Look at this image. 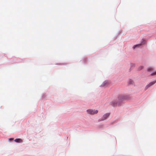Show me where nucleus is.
Segmentation results:
<instances>
[{
	"mask_svg": "<svg viewBox=\"0 0 156 156\" xmlns=\"http://www.w3.org/2000/svg\"><path fill=\"white\" fill-rule=\"evenodd\" d=\"M146 42V41L144 39H142L141 43L142 44H144Z\"/></svg>",
	"mask_w": 156,
	"mask_h": 156,
	"instance_id": "8",
	"label": "nucleus"
},
{
	"mask_svg": "<svg viewBox=\"0 0 156 156\" xmlns=\"http://www.w3.org/2000/svg\"><path fill=\"white\" fill-rule=\"evenodd\" d=\"M109 113H106L104 115L102 118L101 120H104L106 119L109 116Z\"/></svg>",
	"mask_w": 156,
	"mask_h": 156,
	"instance_id": "3",
	"label": "nucleus"
},
{
	"mask_svg": "<svg viewBox=\"0 0 156 156\" xmlns=\"http://www.w3.org/2000/svg\"><path fill=\"white\" fill-rule=\"evenodd\" d=\"M153 70V69L151 67H149L147 69V70L148 72L152 71Z\"/></svg>",
	"mask_w": 156,
	"mask_h": 156,
	"instance_id": "6",
	"label": "nucleus"
},
{
	"mask_svg": "<svg viewBox=\"0 0 156 156\" xmlns=\"http://www.w3.org/2000/svg\"><path fill=\"white\" fill-rule=\"evenodd\" d=\"M141 45V44H140L135 45H134L133 46V49H134L136 47H137V46H140Z\"/></svg>",
	"mask_w": 156,
	"mask_h": 156,
	"instance_id": "7",
	"label": "nucleus"
},
{
	"mask_svg": "<svg viewBox=\"0 0 156 156\" xmlns=\"http://www.w3.org/2000/svg\"><path fill=\"white\" fill-rule=\"evenodd\" d=\"M133 81L131 80H130L129 81V83L130 84H132L133 83Z\"/></svg>",
	"mask_w": 156,
	"mask_h": 156,
	"instance_id": "10",
	"label": "nucleus"
},
{
	"mask_svg": "<svg viewBox=\"0 0 156 156\" xmlns=\"http://www.w3.org/2000/svg\"><path fill=\"white\" fill-rule=\"evenodd\" d=\"M15 141L17 143H20L22 141V140L20 138L16 139L15 140Z\"/></svg>",
	"mask_w": 156,
	"mask_h": 156,
	"instance_id": "4",
	"label": "nucleus"
},
{
	"mask_svg": "<svg viewBox=\"0 0 156 156\" xmlns=\"http://www.w3.org/2000/svg\"><path fill=\"white\" fill-rule=\"evenodd\" d=\"M156 82V81H154L152 82H151L149 83V84H148L147 85L145 88V90H146L148 88L150 87L151 86L153 85Z\"/></svg>",
	"mask_w": 156,
	"mask_h": 156,
	"instance_id": "2",
	"label": "nucleus"
},
{
	"mask_svg": "<svg viewBox=\"0 0 156 156\" xmlns=\"http://www.w3.org/2000/svg\"><path fill=\"white\" fill-rule=\"evenodd\" d=\"M111 105L113 106H115L118 105V103L115 101L112 102L111 103Z\"/></svg>",
	"mask_w": 156,
	"mask_h": 156,
	"instance_id": "5",
	"label": "nucleus"
},
{
	"mask_svg": "<svg viewBox=\"0 0 156 156\" xmlns=\"http://www.w3.org/2000/svg\"><path fill=\"white\" fill-rule=\"evenodd\" d=\"M143 68V67L142 66H141L139 67V69L140 70H141Z\"/></svg>",
	"mask_w": 156,
	"mask_h": 156,
	"instance_id": "11",
	"label": "nucleus"
},
{
	"mask_svg": "<svg viewBox=\"0 0 156 156\" xmlns=\"http://www.w3.org/2000/svg\"><path fill=\"white\" fill-rule=\"evenodd\" d=\"M156 75V72L151 74V76H154V75Z\"/></svg>",
	"mask_w": 156,
	"mask_h": 156,
	"instance_id": "9",
	"label": "nucleus"
},
{
	"mask_svg": "<svg viewBox=\"0 0 156 156\" xmlns=\"http://www.w3.org/2000/svg\"><path fill=\"white\" fill-rule=\"evenodd\" d=\"M87 112L90 114L94 115L98 113V111L97 110L88 109L87 110Z\"/></svg>",
	"mask_w": 156,
	"mask_h": 156,
	"instance_id": "1",
	"label": "nucleus"
}]
</instances>
